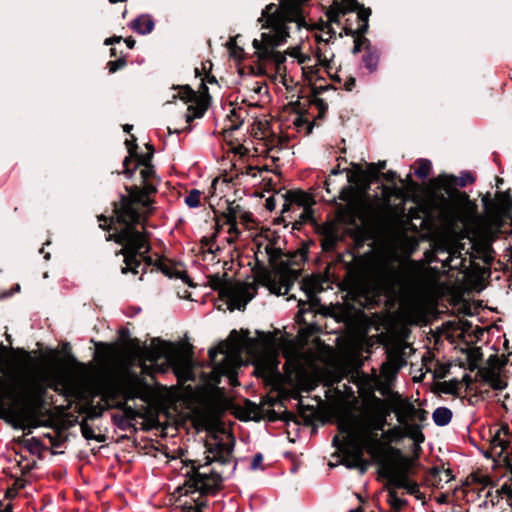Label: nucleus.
<instances>
[{"label":"nucleus","mask_w":512,"mask_h":512,"mask_svg":"<svg viewBox=\"0 0 512 512\" xmlns=\"http://www.w3.org/2000/svg\"><path fill=\"white\" fill-rule=\"evenodd\" d=\"M128 150V156L123 161V173L131 178L135 170H139L143 188L137 186L129 190L127 197L123 196L119 205H115L116 220L107 219L104 216L99 217V226L103 229L112 230L106 237V240H114L122 246L120 253L123 255L122 273H139V268L143 266L158 265L159 259L148 255L150 244L148 235L145 231L139 230L138 225L143 224L146 216L151 212L150 195L156 192L158 179L155 175L154 167L151 165V159L154 149L151 145H146L148 152L145 154L137 153L136 138L131 135L130 139L125 140Z\"/></svg>","instance_id":"nucleus-1"},{"label":"nucleus","mask_w":512,"mask_h":512,"mask_svg":"<svg viewBox=\"0 0 512 512\" xmlns=\"http://www.w3.org/2000/svg\"><path fill=\"white\" fill-rule=\"evenodd\" d=\"M391 410L385 400L376 396L365 400L356 412H344L337 418L338 429L344 434V443L350 468L366 470L367 453L378 459L383 453V432Z\"/></svg>","instance_id":"nucleus-2"},{"label":"nucleus","mask_w":512,"mask_h":512,"mask_svg":"<svg viewBox=\"0 0 512 512\" xmlns=\"http://www.w3.org/2000/svg\"><path fill=\"white\" fill-rule=\"evenodd\" d=\"M233 439L227 435L225 440L207 445L204 463L191 461L183 464V475L187 477L183 486L178 487L180 505L185 512H202L206 506L205 496L215 494L222 486L223 478L236 469L233 462Z\"/></svg>","instance_id":"nucleus-3"},{"label":"nucleus","mask_w":512,"mask_h":512,"mask_svg":"<svg viewBox=\"0 0 512 512\" xmlns=\"http://www.w3.org/2000/svg\"><path fill=\"white\" fill-rule=\"evenodd\" d=\"M259 21L262 22V28L268 30L261 34V40L253 41L260 69L271 67L276 73H284L286 55L300 64V60L307 50L304 43L288 48L285 53L275 50L289 37L290 23H294L298 29L305 25L300 5L296 2L285 3L280 7L269 5L263 11Z\"/></svg>","instance_id":"nucleus-4"},{"label":"nucleus","mask_w":512,"mask_h":512,"mask_svg":"<svg viewBox=\"0 0 512 512\" xmlns=\"http://www.w3.org/2000/svg\"><path fill=\"white\" fill-rule=\"evenodd\" d=\"M47 388L66 396H76L79 393L75 377L64 370L50 369L39 375L24 373L9 380L0 377V413L13 410L12 406L7 407L6 400L13 406L18 405L24 409L37 408L42 403Z\"/></svg>","instance_id":"nucleus-5"},{"label":"nucleus","mask_w":512,"mask_h":512,"mask_svg":"<svg viewBox=\"0 0 512 512\" xmlns=\"http://www.w3.org/2000/svg\"><path fill=\"white\" fill-rule=\"evenodd\" d=\"M353 286L363 294L394 290L402 282L400 267L389 259H357L348 271Z\"/></svg>","instance_id":"nucleus-6"},{"label":"nucleus","mask_w":512,"mask_h":512,"mask_svg":"<svg viewBox=\"0 0 512 512\" xmlns=\"http://www.w3.org/2000/svg\"><path fill=\"white\" fill-rule=\"evenodd\" d=\"M250 342L251 339L246 335L232 331L227 341L209 350V359L217 377L227 376L231 381L234 379L236 369L242 363L241 354L248 349Z\"/></svg>","instance_id":"nucleus-7"},{"label":"nucleus","mask_w":512,"mask_h":512,"mask_svg":"<svg viewBox=\"0 0 512 512\" xmlns=\"http://www.w3.org/2000/svg\"><path fill=\"white\" fill-rule=\"evenodd\" d=\"M446 218L451 224L461 223L474 235L487 236L491 233L490 220L478 215L476 204L469 200L451 205L446 211Z\"/></svg>","instance_id":"nucleus-8"},{"label":"nucleus","mask_w":512,"mask_h":512,"mask_svg":"<svg viewBox=\"0 0 512 512\" xmlns=\"http://www.w3.org/2000/svg\"><path fill=\"white\" fill-rule=\"evenodd\" d=\"M211 286L220 292V296L227 301L230 310L244 309L256 293L257 288L254 283H236L224 284L221 279H211Z\"/></svg>","instance_id":"nucleus-9"},{"label":"nucleus","mask_w":512,"mask_h":512,"mask_svg":"<svg viewBox=\"0 0 512 512\" xmlns=\"http://www.w3.org/2000/svg\"><path fill=\"white\" fill-rule=\"evenodd\" d=\"M253 122L250 127V136L255 141L254 150L258 154H267L272 159L276 158L275 153L279 150L280 139L273 133L270 123L265 118L256 115L251 116Z\"/></svg>","instance_id":"nucleus-10"},{"label":"nucleus","mask_w":512,"mask_h":512,"mask_svg":"<svg viewBox=\"0 0 512 512\" xmlns=\"http://www.w3.org/2000/svg\"><path fill=\"white\" fill-rule=\"evenodd\" d=\"M256 250L254 252L258 265L282 264V239L275 232L267 230L254 239Z\"/></svg>","instance_id":"nucleus-11"},{"label":"nucleus","mask_w":512,"mask_h":512,"mask_svg":"<svg viewBox=\"0 0 512 512\" xmlns=\"http://www.w3.org/2000/svg\"><path fill=\"white\" fill-rule=\"evenodd\" d=\"M140 392L141 384L138 379H135L125 390L112 381H103L96 386V395L103 403L102 409L118 408L122 405V396L125 399H133L138 397Z\"/></svg>","instance_id":"nucleus-12"},{"label":"nucleus","mask_w":512,"mask_h":512,"mask_svg":"<svg viewBox=\"0 0 512 512\" xmlns=\"http://www.w3.org/2000/svg\"><path fill=\"white\" fill-rule=\"evenodd\" d=\"M280 364L278 354L274 351H265L255 362L256 374L268 382H276L282 378L278 366Z\"/></svg>","instance_id":"nucleus-13"},{"label":"nucleus","mask_w":512,"mask_h":512,"mask_svg":"<svg viewBox=\"0 0 512 512\" xmlns=\"http://www.w3.org/2000/svg\"><path fill=\"white\" fill-rule=\"evenodd\" d=\"M392 411L395 413L399 425L411 421L421 422L425 420L424 411L415 408L413 404L402 399L395 401Z\"/></svg>","instance_id":"nucleus-14"},{"label":"nucleus","mask_w":512,"mask_h":512,"mask_svg":"<svg viewBox=\"0 0 512 512\" xmlns=\"http://www.w3.org/2000/svg\"><path fill=\"white\" fill-rule=\"evenodd\" d=\"M256 106H258L257 103L248 102L246 98H241L240 102L238 98L235 101H230L227 108V117L231 122L230 127L237 129L249 115V109H254Z\"/></svg>","instance_id":"nucleus-15"},{"label":"nucleus","mask_w":512,"mask_h":512,"mask_svg":"<svg viewBox=\"0 0 512 512\" xmlns=\"http://www.w3.org/2000/svg\"><path fill=\"white\" fill-rule=\"evenodd\" d=\"M491 445L494 450L500 449L499 455L506 454L512 472V433L507 425L501 426L494 434Z\"/></svg>","instance_id":"nucleus-16"},{"label":"nucleus","mask_w":512,"mask_h":512,"mask_svg":"<svg viewBox=\"0 0 512 512\" xmlns=\"http://www.w3.org/2000/svg\"><path fill=\"white\" fill-rule=\"evenodd\" d=\"M186 105L185 121L190 123L196 118H201L209 106L210 98H181Z\"/></svg>","instance_id":"nucleus-17"},{"label":"nucleus","mask_w":512,"mask_h":512,"mask_svg":"<svg viewBox=\"0 0 512 512\" xmlns=\"http://www.w3.org/2000/svg\"><path fill=\"white\" fill-rule=\"evenodd\" d=\"M302 289L308 298V303L302 301L299 302L300 314H304L308 310L316 308L318 305L316 294L319 291V283L313 279H305L302 282Z\"/></svg>","instance_id":"nucleus-18"},{"label":"nucleus","mask_w":512,"mask_h":512,"mask_svg":"<svg viewBox=\"0 0 512 512\" xmlns=\"http://www.w3.org/2000/svg\"><path fill=\"white\" fill-rule=\"evenodd\" d=\"M158 355H153L150 360H158L159 356H163L166 361L172 366H183L184 368L188 367V360L180 355L174 348L169 344H163L159 347L156 352Z\"/></svg>","instance_id":"nucleus-19"},{"label":"nucleus","mask_w":512,"mask_h":512,"mask_svg":"<svg viewBox=\"0 0 512 512\" xmlns=\"http://www.w3.org/2000/svg\"><path fill=\"white\" fill-rule=\"evenodd\" d=\"M388 478L395 487L407 489L410 494L418 491L417 485L409 479L405 470L392 468L388 472Z\"/></svg>","instance_id":"nucleus-20"},{"label":"nucleus","mask_w":512,"mask_h":512,"mask_svg":"<svg viewBox=\"0 0 512 512\" xmlns=\"http://www.w3.org/2000/svg\"><path fill=\"white\" fill-rule=\"evenodd\" d=\"M395 431H403L401 436L410 438L416 445L422 443L425 439L424 434L422 433V427L419 423L415 421H411L405 423L403 425L395 426Z\"/></svg>","instance_id":"nucleus-21"},{"label":"nucleus","mask_w":512,"mask_h":512,"mask_svg":"<svg viewBox=\"0 0 512 512\" xmlns=\"http://www.w3.org/2000/svg\"><path fill=\"white\" fill-rule=\"evenodd\" d=\"M481 377L494 390H503L507 383L496 368H484L480 371Z\"/></svg>","instance_id":"nucleus-22"},{"label":"nucleus","mask_w":512,"mask_h":512,"mask_svg":"<svg viewBox=\"0 0 512 512\" xmlns=\"http://www.w3.org/2000/svg\"><path fill=\"white\" fill-rule=\"evenodd\" d=\"M268 288L270 292L277 295H285L289 292L292 282L287 274H281L268 279Z\"/></svg>","instance_id":"nucleus-23"},{"label":"nucleus","mask_w":512,"mask_h":512,"mask_svg":"<svg viewBox=\"0 0 512 512\" xmlns=\"http://www.w3.org/2000/svg\"><path fill=\"white\" fill-rule=\"evenodd\" d=\"M224 224L228 225V234L229 242H234L240 235V230L238 229V209L237 208H229L228 212L223 215Z\"/></svg>","instance_id":"nucleus-24"},{"label":"nucleus","mask_w":512,"mask_h":512,"mask_svg":"<svg viewBox=\"0 0 512 512\" xmlns=\"http://www.w3.org/2000/svg\"><path fill=\"white\" fill-rule=\"evenodd\" d=\"M373 178L369 170H363L359 165H354L353 170L347 171V181L356 185H369Z\"/></svg>","instance_id":"nucleus-25"},{"label":"nucleus","mask_w":512,"mask_h":512,"mask_svg":"<svg viewBox=\"0 0 512 512\" xmlns=\"http://www.w3.org/2000/svg\"><path fill=\"white\" fill-rule=\"evenodd\" d=\"M287 201L302 208L312 207L315 204L313 196L303 191H289Z\"/></svg>","instance_id":"nucleus-26"},{"label":"nucleus","mask_w":512,"mask_h":512,"mask_svg":"<svg viewBox=\"0 0 512 512\" xmlns=\"http://www.w3.org/2000/svg\"><path fill=\"white\" fill-rule=\"evenodd\" d=\"M319 46L315 50V53L318 57V61H320V65L323 67H329L330 62L332 61L334 54L330 49H328V40H323L321 38L318 39Z\"/></svg>","instance_id":"nucleus-27"},{"label":"nucleus","mask_w":512,"mask_h":512,"mask_svg":"<svg viewBox=\"0 0 512 512\" xmlns=\"http://www.w3.org/2000/svg\"><path fill=\"white\" fill-rule=\"evenodd\" d=\"M398 371L399 370L393 366H390L386 362L382 364L379 377L384 389H388L391 386L393 380L396 378Z\"/></svg>","instance_id":"nucleus-28"},{"label":"nucleus","mask_w":512,"mask_h":512,"mask_svg":"<svg viewBox=\"0 0 512 512\" xmlns=\"http://www.w3.org/2000/svg\"><path fill=\"white\" fill-rule=\"evenodd\" d=\"M305 376L304 369L298 363L294 364L292 370L290 368H286L285 378L286 381L291 384L302 386Z\"/></svg>","instance_id":"nucleus-29"},{"label":"nucleus","mask_w":512,"mask_h":512,"mask_svg":"<svg viewBox=\"0 0 512 512\" xmlns=\"http://www.w3.org/2000/svg\"><path fill=\"white\" fill-rule=\"evenodd\" d=\"M310 47L306 50L303 57L300 60V64L302 66V70L304 73H314L317 66L320 65V61H318V57L316 53L313 55L309 53Z\"/></svg>","instance_id":"nucleus-30"},{"label":"nucleus","mask_w":512,"mask_h":512,"mask_svg":"<svg viewBox=\"0 0 512 512\" xmlns=\"http://www.w3.org/2000/svg\"><path fill=\"white\" fill-rule=\"evenodd\" d=\"M433 421L438 426H445L452 419V411L447 407H438L432 414Z\"/></svg>","instance_id":"nucleus-31"},{"label":"nucleus","mask_w":512,"mask_h":512,"mask_svg":"<svg viewBox=\"0 0 512 512\" xmlns=\"http://www.w3.org/2000/svg\"><path fill=\"white\" fill-rule=\"evenodd\" d=\"M385 362L397 370H400L406 364L403 353L398 349L389 350Z\"/></svg>","instance_id":"nucleus-32"},{"label":"nucleus","mask_w":512,"mask_h":512,"mask_svg":"<svg viewBox=\"0 0 512 512\" xmlns=\"http://www.w3.org/2000/svg\"><path fill=\"white\" fill-rule=\"evenodd\" d=\"M133 27L137 32L141 34H146L152 31L154 27V22L148 16H140L134 21Z\"/></svg>","instance_id":"nucleus-33"},{"label":"nucleus","mask_w":512,"mask_h":512,"mask_svg":"<svg viewBox=\"0 0 512 512\" xmlns=\"http://www.w3.org/2000/svg\"><path fill=\"white\" fill-rule=\"evenodd\" d=\"M207 84L217 85V81L214 77H207L201 84L199 95H197L189 86L183 87V93L185 96H209Z\"/></svg>","instance_id":"nucleus-34"},{"label":"nucleus","mask_w":512,"mask_h":512,"mask_svg":"<svg viewBox=\"0 0 512 512\" xmlns=\"http://www.w3.org/2000/svg\"><path fill=\"white\" fill-rule=\"evenodd\" d=\"M347 5V9H343L341 6L337 4V12H334L332 9L328 13V17L331 21H338L337 17L339 14H345L347 10H355L358 8V3L356 0H344Z\"/></svg>","instance_id":"nucleus-35"},{"label":"nucleus","mask_w":512,"mask_h":512,"mask_svg":"<svg viewBox=\"0 0 512 512\" xmlns=\"http://www.w3.org/2000/svg\"><path fill=\"white\" fill-rule=\"evenodd\" d=\"M387 501L394 512H399L406 504V500L400 498L394 490L388 492Z\"/></svg>","instance_id":"nucleus-36"},{"label":"nucleus","mask_w":512,"mask_h":512,"mask_svg":"<svg viewBox=\"0 0 512 512\" xmlns=\"http://www.w3.org/2000/svg\"><path fill=\"white\" fill-rule=\"evenodd\" d=\"M379 61V55L375 51H367L363 55V62L367 69H369L370 72H373L376 70L377 65Z\"/></svg>","instance_id":"nucleus-37"},{"label":"nucleus","mask_w":512,"mask_h":512,"mask_svg":"<svg viewBox=\"0 0 512 512\" xmlns=\"http://www.w3.org/2000/svg\"><path fill=\"white\" fill-rule=\"evenodd\" d=\"M432 169V164L427 159H420L417 162V167L415 169V174L419 178H426Z\"/></svg>","instance_id":"nucleus-38"},{"label":"nucleus","mask_w":512,"mask_h":512,"mask_svg":"<svg viewBox=\"0 0 512 512\" xmlns=\"http://www.w3.org/2000/svg\"><path fill=\"white\" fill-rule=\"evenodd\" d=\"M201 192L193 189L185 197V203L190 208H197L200 205Z\"/></svg>","instance_id":"nucleus-39"},{"label":"nucleus","mask_w":512,"mask_h":512,"mask_svg":"<svg viewBox=\"0 0 512 512\" xmlns=\"http://www.w3.org/2000/svg\"><path fill=\"white\" fill-rule=\"evenodd\" d=\"M340 240V237L336 236H322L321 247L324 251H332L334 250L336 244Z\"/></svg>","instance_id":"nucleus-40"},{"label":"nucleus","mask_w":512,"mask_h":512,"mask_svg":"<svg viewBox=\"0 0 512 512\" xmlns=\"http://www.w3.org/2000/svg\"><path fill=\"white\" fill-rule=\"evenodd\" d=\"M322 236H336L339 237L337 225L334 223H326L321 227Z\"/></svg>","instance_id":"nucleus-41"},{"label":"nucleus","mask_w":512,"mask_h":512,"mask_svg":"<svg viewBox=\"0 0 512 512\" xmlns=\"http://www.w3.org/2000/svg\"><path fill=\"white\" fill-rule=\"evenodd\" d=\"M386 166L385 161H379L377 164L371 163L368 164V170L372 176L373 179L377 178L381 172L382 169H384Z\"/></svg>","instance_id":"nucleus-42"},{"label":"nucleus","mask_w":512,"mask_h":512,"mask_svg":"<svg viewBox=\"0 0 512 512\" xmlns=\"http://www.w3.org/2000/svg\"><path fill=\"white\" fill-rule=\"evenodd\" d=\"M369 15H370V10L361 9L358 12V17L363 22L362 26L359 28V31L361 33H364L367 30V27H368V23L367 22H368Z\"/></svg>","instance_id":"nucleus-43"},{"label":"nucleus","mask_w":512,"mask_h":512,"mask_svg":"<svg viewBox=\"0 0 512 512\" xmlns=\"http://www.w3.org/2000/svg\"><path fill=\"white\" fill-rule=\"evenodd\" d=\"M311 105L314 106L318 110L317 118L323 117L325 110H326V107L323 103V99L322 98H313V100L311 101Z\"/></svg>","instance_id":"nucleus-44"},{"label":"nucleus","mask_w":512,"mask_h":512,"mask_svg":"<svg viewBox=\"0 0 512 512\" xmlns=\"http://www.w3.org/2000/svg\"><path fill=\"white\" fill-rule=\"evenodd\" d=\"M231 208L238 209V221L244 224H248L252 220V215L246 211H243L239 205L232 206Z\"/></svg>","instance_id":"nucleus-45"},{"label":"nucleus","mask_w":512,"mask_h":512,"mask_svg":"<svg viewBox=\"0 0 512 512\" xmlns=\"http://www.w3.org/2000/svg\"><path fill=\"white\" fill-rule=\"evenodd\" d=\"M125 63L124 59H117L115 61H109L107 67L110 73H115L117 70L124 67Z\"/></svg>","instance_id":"nucleus-46"},{"label":"nucleus","mask_w":512,"mask_h":512,"mask_svg":"<svg viewBox=\"0 0 512 512\" xmlns=\"http://www.w3.org/2000/svg\"><path fill=\"white\" fill-rule=\"evenodd\" d=\"M339 173H341V170L339 169V166L331 170L330 177L328 179H326L325 182H324V186H325V189H326L327 193H331V188H330L331 183H332L331 177L332 176H336Z\"/></svg>","instance_id":"nucleus-47"},{"label":"nucleus","mask_w":512,"mask_h":512,"mask_svg":"<svg viewBox=\"0 0 512 512\" xmlns=\"http://www.w3.org/2000/svg\"><path fill=\"white\" fill-rule=\"evenodd\" d=\"M313 210L312 207H305L300 215L302 221L306 222L312 218Z\"/></svg>","instance_id":"nucleus-48"},{"label":"nucleus","mask_w":512,"mask_h":512,"mask_svg":"<svg viewBox=\"0 0 512 512\" xmlns=\"http://www.w3.org/2000/svg\"><path fill=\"white\" fill-rule=\"evenodd\" d=\"M261 172L260 168L256 167V166H248L246 167V171L245 173L251 177H257L258 174Z\"/></svg>","instance_id":"nucleus-49"},{"label":"nucleus","mask_w":512,"mask_h":512,"mask_svg":"<svg viewBox=\"0 0 512 512\" xmlns=\"http://www.w3.org/2000/svg\"><path fill=\"white\" fill-rule=\"evenodd\" d=\"M26 443H27L28 447L30 448V450L38 449L40 447V441L34 437L27 439Z\"/></svg>","instance_id":"nucleus-50"},{"label":"nucleus","mask_w":512,"mask_h":512,"mask_svg":"<svg viewBox=\"0 0 512 512\" xmlns=\"http://www.w3.org/2000/svg\"><path fill=\"white\" fill-rule=\"evenodd\" d=\"M263 461V457L261 454H256L254 457H253V460H252V463H251V467L253 469H257L258 467H260L261 463Z\"/></svg>","instance_id":"nucleus-51"},{"label":"nucleus","mask_w":512,"mask_h":512,"mask_svg":"<svg viewBox=\"0 0 512 512\" xmlns=\"http://www.w3.org/2000/svg\"><path fill=\"white\" fill-rule=\"evenodd\" d=\"M381 175L388 182H393L396 178V173L391 170L387 171L386 173H382Z\"/></svg>","instance_id":"nucleus-52"},{"label":"nucleus","mask_w":512,"mask_h":512,"mask_svg":"<svg viewBox=\"0 0 512 512\" xmlns=\"http://www.w3.org/2000/svg\"><path fill=\"white\" fill-rule=\"evenodd\" d=\"M350 189V187H343L341 188V190L339 191V197L340 199L346 201L348 200V190Z\"/></svg>","instance_id":"nucleus-53"},{"label":"nucleus","mask_w":512,"mask_h":512,"mask_svg":"<svg viewBox=\"0 0 512 512\" xmlns=\"http://www.w3.org/2000/svg\"><path fill=\"white\" fill-rule=\"evenodd\" d=\"M82 434L86 439L92 438V431L87 426H82Z\"/></svg>","instance_id":"nucleus-54"},{"label":"nucleus","mask_w":512,"mask_h":512,"mask_svg":"<svg viewBox=\"0 0 512 512\" xmlns=\"http://www.w3.org/2000/svg\"><path fill=\"white\" fill-rule=\"evenodd\" d=\"M392 437H396V438H403L404 436H401V434L403 433V431H395L394 430V427L392 429L389 430L388 432Z\"/></svg>","instance_id":"nucleus-55"},{"label":"nucleus","mask_w":512,"mask_h":512,"mask_svg":"<svg viewBox=\"0 0 512 512\" xmlns=\"http://www.w3.org/2000/svg\"><path fill=\"white\" fill-rule=\"evenodd\" d=\"M27 421H28V426H29L30 428H35V427H37V426H38V422H37V420H36L35 418H33V417H29V418L27 419Z\"/></svg>","instance_id":"nucleus-56"},{"label":"nucleus","mask_w":512,"mask_h":512,"mask_svg":"<svg viewBox=\"0 0 512 512\" xmlns=\"http://www.w3.org/2000/svg\"><path fill=\"white\" fill-rule=\"evenodd\" d=\"M125 42H126V44H127V46H128L129 48H133V46H134V44H135V41H134V40H132L131 38L126 39V40H125Z\"/></svg>","instance_id":"nucleus-57"},{"label":"nucleus","mask_w":512,"mask_h":512,"mask_svg":"<svg viewBox=\"0 0 512 512\" xmlns=\"http://www.w3.org/2000/svg\"><path fill=\"white\" fill-rule=\"evenodd\" d=\"M132 129H133V125L125 124V125L123 126V130H124L126 133H129Z\"/></svg>","instance_id":"nucleus-58"},{"label":"nucleus","mask_w":512,"mask_h":512,"mask_svg":"<svg viewBox=\"0 0 512 512\" xmlns=\"http://www.w3.org/2000/svg\"><path fill=\"white\" fill-rule=\"evenodd\" d=\"M5 362V356L0 352V372H3L2 365Z\"/></svg>","instance_id":"nucleus-59"},{"label":"nucleus","mask_w":512,"mask_h":512,"mask_svg":"<svg viewBox=\"0 0 512 512\" xmlns=\"http://www.w3.org/2000/svg\"><path fill=\"white\" fill-rule=\"evenodd\" d=\"M7 351H8V348L4 344H1L0 345V352L5 356Z\"/></svg>","instance_id":"nucleus-60"},{"label":"nucleus","mask_w":512,"mask_h":512,"mask_svg":"<svg viewBox=\"0 0 512 512\" xmlns=\"http://www.w3.org/2000/svg\"><path fill=\"white\" fill-rule=\"evenodd\" d=\"M302 122H303V119L301 116H297L294 121L295 125H297V126H300Z\"/></svg>","instance_id":"nucleus-61"},{"label":"nucleus","mask_w":512,"mask_h":512,"mask_svg":"<svg viewBox=\"0 0 512 512\" xmlns=\"http://www.w3.org/2000/svg\"><path fill=\"white\" fill-rule=\"evenodd\" d=\"M248 151L247 148L243 147V146H239L238 147V152L241 153V154H244Z\"/></svg>","instance_id":"nucleus-62"},{"label":"nucleus","mask_w":512,"mask_h":512,"mask_svg":"<svg viewBox=\"0 0 512 512\" xmlns=\"http://www.w3.org/2000/svg\"><path fill=\"white\" fill-rule=\"evenodd\" d=\"M3 512H12V507H11V505H7V506L5 507V509H4V511H3Z\"/></svg>","instance_id":"nucleus-63"},{"label":"nucleus","mask_w":512,"mask_h":512,"mask_svg":"<svg viewBox=\"0 0 512 512\" xmlns=\"http://www.w3.org/2000/svg\"><path fill=\"white\" fill-rule=\"evenodd\" d=\"M14 494H15V492H14V491L9 490V491H7V493H6V497H12Z\"/></svg>","instance_id":"nucleus-64"}]
</instances>
